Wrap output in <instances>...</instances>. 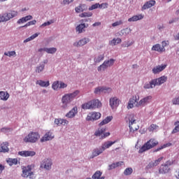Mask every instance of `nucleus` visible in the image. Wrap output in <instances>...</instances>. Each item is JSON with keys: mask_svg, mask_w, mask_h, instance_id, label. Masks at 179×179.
Returning <instances> with one entry per match:
<instances>
[{"mask_svg": "<svg viewBox=\"0 0 179 179\" xmlns=\"http://www.w3.org/2000/svg\"><path fill=\"white\" fill-rule=\"evenodd\" d=\"M80 91L76 90L72 93L65 94L62 97V108H68V105L72 103L79 96Z\"/></svg>", "mask_w": 179, "mask_h": 179, "instance_id": "nucleus-1", "label": "nucleus"}, {"mask_svg": "<svg viewBox=\"0 0 179 179\" xmlns=\"http://www.w3.org/2000/svg\"><path fill=\"white\" fill-rule=\"evenodd\" d=\"M159 145V141L155 138H150L148 141L144 145L140 148L138 150V153H143V152H146L148 150H150V149H153V148H156Z\"/></svg>", "mask_w": 179, "mask_h": 179, "instance_id": "nucleus-2", "label": "nucleus"}, {"mask_svg": "<svg viewBox=\"0 0 179 179\" xmlns=\"http://www.w3.org/2000/svg\"><path fill=\"white\" fill-rule=\"evenodd\" d=\"M101 102L99 99H94L82 105L83 110H90L94 108H100Z\"/></svg>", "mask_w": 179, "mask_h": 179, "instance_id": "nucleus-3", "label": "nucleus"}, {"mask_svg": "<svg viewBox=\"0 0 179 179\" xmlns=\"http://www.w3.org/2000/svg\"><path fill=\"white\" fill-rule=\"evenodd\" d=\"M127 118L129 120L130 132H135V131H138L139 129V126H138V123H136V118L135 117V115H127Z\"/></svg>", "mask_w": 179, "mask_h": 179, "instance_id": "nucleus-4", "label": "nucleus"}, {"mask_svg": "<svg viewBox=\"0 0 179 179\" xmlns=\"http://www.w3.org/2000/svg\"><path fill=\"white\" fill-rule=\"evenodd\" d=\"M38 139H40V134L38 132L31 131L24 137V142L26 143H36Z\"/></svg>", "mask_w": 179, "mask_h": 179, "instance_id": "nucleus-5", "label": "nucleus"}, {"mask_svg": "<svg viewBox=\"0 0 179 179\" xmlns=\"http://www.w3.org/2000/svg\"><path fill=\"white\" fill-rule=\"evenodd\" d=\"M17 13V11L10 10L9 13H5L2 15H0V23L3 22H8V20H10V19L16 17Z\"/></svg>", "mask_w": 179, "mask_h": 179, "instance_id": "nucleus-6", "label": "nucleus"}, {"mask_svg": "<svg viewBox=\"0 0 179 179\" xmlns=\"http://www.w3.org/2000/svg\"><path fill=\"white\" fill-rule=\"evenodd\" d=\"M86 22H89V19H83L80 20V24L76 27V30L79 34L85 31V29L89 27V24H86Z\"/></svg>", "mask_w": 179, "mask_h": 179, "instance_id": "nucleus-7", "label": "nucleus"}, {"mask_svg": "<svg viewBox=\"0 0 179 179\" xmlns=\"http://www.w3.org/2000/svg\"><path fill=\"white\" fill-rule=\"evenodd\" d=\"M22 177L24 178H27V177H29V178H33V176H34V173L31 171V166L28 165L27 166H22Z\"/></svg>", "mask_w": 179, "mask_h": 179, "instance_id": "nucleus-8", "label": "nucleus"}, {"mask_svg": "<svg viewBox=\"0 0 179 179\" xmlns=\"http://www.w3.org/2000/svg\"><path fill=\"white\" fill-rule=\"evenodd\" d=\"M95 136H99L100 139H106L108 136H110V132H106V128H98L94 133Z\"/></svg>", "mask_w": 179, "mask_h": 179, "instance_id": "nucleus-9", "label": "nucleus"}, {"mask_svg": "<svg viewBox=\"0 0 179 179\" xmlns=\"http://www.w3.org/2000/svg\"><path fill=\"white\" fill-rule=\"evenodd\" d=\"M100 118H101V113H100L99 112H92L87 115L86 117V120L94 121V120H100Z\"/></svg>", "mask_w": 179, "mask_h": 179, "instance_id": "nucleus-10", "label": "nucleus"}, {"mask_svg": "<svg viewBox=\"0 0 179 179\" xmlns=\"http://www.w3.org/2000/svg\"><path fill=\"white\" fill-rule=\"evenodd\" d=\"M152 96H148L141 99L138 103L136 104V107H145L152 101Z\"/></svg>", "mask_w": 179, "mask_h": 179, "instance_id": "nucleus-11", "label": "nucleus"}, {"mask_svg": "<svg viewBox=\"0 0 179 179\" xmlns=\"http://www.w3.org/2000/svg\"><path fill=\"white\" fill-rule=\"evenodd\" d=\"M52 166V162L48 158L44 159L41 163V169H45V170H50Z\"/></svg>", "mask_w": 179, "mask_h": 179, "instance_id": "nucleus-12", "label": "nucleus"}, {"mask_svg": "<svg viewBox=\"0 0 179 179\" xmlns=\"http://www.w3.org/2000/svg\"><path fill=\"white\" fill-rule=\"evenodd\" d=\"M94 93L100 94L101 93H111V88L107 87H98L95 88Z\"/></svg>", "mask_w": 179, "mask_h": 179, "instance_id": "nucleus-13", "label": "nucleus"}, {"mask_svg": "<svg viewBox=\"0 0 179 179\" xmlns=\"http://www.w3.org/2000/svg\"><path fill=\"white\" fill-rule=\"evenodd\" d=\"M138 101H139V95L133 96L129 99L127 108H134V105L135 104V106H136L137 103H139V102H138Z\"/></svg>", "mask_w": 179, "mask_h": 179, "instance_id": "nucleus-14", "label": "nucleus"}, {"mask_svg": "<svg viewBox=\"0 0 179 179\" xmlns=\"http://www.w3.org/2000/svg\"><path fill=\"white\" fill-rule=\"evenodd\" d=\"M163 159H164V157H161L158 158L157 160H155V162H150L148 164V166L145 167V169L147 170H150V169H153V167H156V166H159V164H160V162H162V160H163Z\"/></svg>", "mask_w": 179, "mask_h": 179, "instance_id": "nucleus-15", "label": "nucleus"}, {"mask_svg": "<svg viewBox=\"0 0 179 179\" xmlns=\"http://www.w3.org/2000/svg\"><path fill=\"white\" fill-rule=\"evenodd\" d=\"M155 5H156V1L155 0H150L148 1H146L142 6L141 10H146V9H149L152 6H155Z\"/></svg>", "mask_w": 179, "mask_h": 179, "instance_id": "nucleus-16", "label": "nucleus"}, {"mask_svg": "<svg viewBox=\"0 0 179 179\" xmlns=\"http://www.w3.org/2000/svg\"><path fill=\"white\" fill-rule=\"evenodd\" d=\"M155 86H160V85H163L165 82H167V76H163L159 78L154 79Z\"/></svg>", "mask_w": 179, "mask_h": 179, "instance_id": "nucleus-17", "label": "nucleus"}, {"mask_svg": "<svg viewBox=\"0 0 179 179\" xmlns=\"http://www.w3.org/2000/svg\"><path fill=\"white\" fill-rule=\"evenodd\" d=\"M78 114V106H74L69 113L66 114L67 118H75Z\"/></svg>", "mask_w": 179, "mask_h": 179, "instance_id": "nucleus-18", "label": "nucleus"}, {"mask_svg": "<svg viewBox=\"0 0 179 179\" xmlns=\"http://www.w3.org/2000/svg\"><path fill=\"white\" fill-rule=\"evenodd\" d=\"M167 68V64H162L161 66H157L152 69V73L155 75L160 73L162 71H164Z\"/></svg>", "mask_w": 179, "mask_h": 179, "instance_id": "nucleus-19", "label": "nucleus"}, {"mask_svg": "<svg viewBox=\"0 0 179 179\" xmlns=\"http://www.w3.org/2000/svg\"><path fill=\"white\" fill-rule=\"evenodd\" d=\"M18 155L20 156H22V157H33L36 156V152L34 151H20L18 152Z\"/></svg>", "mask_w": 179, "mask_h": 179, "instance_id": "nucleus-20", "label": "nucleus"}, {"mask_svg": "<svg viewBox=\"0 0 179 179\" xmlns=\"http://www.w3.org/2000/svg\"><path fill=\"white\" fill-rule=\"evenodd\" d=\"M110 106L111 108H116V107L120 106V99H118L117 97L110 98Z\"/></svg>", "mask_w": 179, "mask_h": 179, "instance_id": "nucleus-21", "label": "nucleus"}, {"mask_svg": "<svg viewBox=\"0 0 179 179\" xmlns=\"http://www.w3.org/2000/svg\"><path fill=\"white\" fill-rule=\"evenodd\" d=\"M90 41V39L89 38H84L81 40H80L78 42H75L73 43L74 47H82V45H86L87 43H89Z\"/></svg>", "mask_w": 179, "mask_h": 179, "instance_id": "nucleus-22", "label": "nucleus"}, {"mask_svg": "<svg viewBox=\"0 0 179 179\" xmlns=\"http://www.w3.org/2000/svg\"><path fill=\"white\" fill-rule=\"evenodd\" d=\"M9 143L8 142H4L1 144L0 146V153H6V152H9Z\"/></svg>", "mask_w": 179, "mask_h": 179, "instance_id": "nucleus-23", "label": "nucleus"}, {"mask_svg": "<svg viewBox=\"0 0 179 179\" xmlns=\"http://www.w3.org/2000/svg\"><path fill=\"white\" fill-rule=\"evenodd\" d=\"M169 171H170V167L164 164H162L159 169V174H167Z\"/></svg>", "mask_w": 179, "mask_h": 179, "instance_id": "nucleus-24", "label": "nucleus"}, {"mask_svg": "<svg viewBox=\"0 0 179 179\" xmlns=\"http://www.w3.org/2000/svg\"><path fill=\"white\" fill-rule=\"evenodd\" d=\"M53 138L54 136H52V133L51 131H48L43 136L41 141V142H47V141H51V139Z\"/></svg>", "mask_w": 179, "mask_h": 179, "instance_id": "nucleus-25", "label": "nucleus"}, {"mask_svg": "<svg viewBox=\"0 0 179 179\" xmlns=\"http://www.w3.org/2000/svg\"><path fill=\"white\" fill-rule=\"evenodd\" d=\"M55 124H56V125H58L59 127L61 125H68V124H69V121L65 119H55Z\"/></svg>", "mask_w": 179, "mask_h": 179, "instance_id": "nucleus-26", "label": "nucleus"}, {"mask_svg": "<svg viewBox=\"0 0 179 179\" xmlns=\"http://www.w3.org/2000/svg\"><path fill=\"white\" fill-rule=\"evenodd\" d=\"M152 51H157V52H164V51H166V49L162 47L160 44L157 43L152 46Z\"/></svg>", "mask_w": 179, "mask_h": 179, "instance_id": "nucleus-27", "label": "nucleus"}, {"mask_svg": "<svg viewBox=\"0 0 179 179\" xmlns=\"http://www.w3.org/2000/svg\"><path fill=\"white\" fill-rule=\"evenodd\" d=\"M115 142L117 141H106L103 143L101 145L103 150L104 151L106 150V149H108V148H111V146H113V145H114Z\"/></svg>", "mask_w": 179, "mask_h": 179, "instance_id": "nucleus-28", "label": "nucleus"}, {"mask_svg": "<svg viewBox=\"0 0 179 179\" xmlns=\"http://www.w3.org/2000/svg\"><path fill=\"white\" fill-rule=\"evenodd\" d=\"M112 120L113 116H108L99 124V127H103V125H106L108 124V122H111Z\"/></svg>", "mask_w": 179, "mask_h": 179, "instance_id": "nucleus-29", "label": "nucleus"}, {"mask_svg": "<svg viewBox=\"0 0 179 179\" xmlns=\"http://www.w3.org/2000/svg\"><path fill=\"white\" fill-rule=\"evenodd\" d=\"M10 95L8 92L1 91L0 92V99L3 100V101H6L8 99H9Z\"/></svg>", "mask_w": 179, "mask_h": 179, "instance_id": "nucleus-30", "label": "nucleus"}, {"mask_svg": "<svg viewBox=\"0 0 179 179\" xmlns=\"http://www.w3.org/2000/svg\"><path fill=\"white\" fill-rule=\"evenodd\" d=\"M103 152H104V150H103V147L94 149L92 152V157H97V156L101 155Z\"/></svg>", "mask_w": 179, "mask_h": 179, "instance_id": "nucleus-31", "label": "nucleus"}, {"mask_svg": "<svg viewBox=\"0 0 179 179\" xmlns=\"http://www.w3.org/2000/svg\"><path fill=\"white\" fill-rule=\"evenodd\" d=\"M143 15L140 14L138 15H134L133 17L128 19V22H138V20H142Z\"/></svg>", "mask_w": 179, "mask_h": 179, "instance_id": "nucleus-32", "label": "nucleus"}, {"mask_svg": "<svg viewBox=\"0 0 179 179\" xmlns=\"http://www.w3.org/2000/svg\"><path fill=\"white\" fill-rule=\"evenodd\" d=\"M36 85H39L41 87H48L50 86V81H43L41 80H38L36 81Z\"/></svg>", "mask_w": 179, "mask_h": 179, "instance_id": "nucleus-33", "label": "nucleus"}, {"mask_svg": "<svg viewBox=\"0 0 179 179\" xmlns=\"http://www.w3.org/2000/svg\"><path fill=\"white\" fill-rule=\"evenodd\" d=\"M122 42V40L120 38H113L112 41L109 42V44L110 45H117V44H121Z\"/></svg>", "mask_w": 179, "mask_h": 179, "instance_id": "nucleus-34", "label": "nucleus"}, {"mask_svg": "<svg viewBox=\"0 0 179 179\" xmlns=\"http://www.w3.org/2000/svg\"><path fill=\"white\" fill-rule=\"evenodd\" d=\"M84 10H86V5L85 4H80L76 8V12L77 13H80V12H83Z\"/></svg>", "mask_w": 179, "mask_h": 179, "instance_id": "nucleus-35", "label": "nucleus"}, {"mask_svg": "<svg viewBox=\"0 0 179 179\" xmlns=\"http://www.w3.org/2000/svg\"><path fill=\"white\" fill-rule=\"evenodd\" d=\"M122 163L124 162H120L113 163L108 166V170H113V169H117V167H120V166H121Z\"/></svg>", "mask_w": 179, "mask_h": 179, "instance_id": "nucleus-36", "label": "nucleus"}, {"mask_svg": "<svg viewBox=\"0 0 179 179\" xmlns=\"http://www.w3.org/2000/svg\"><path fill=\"white\" fill-rule=\"evenodd\" d=\"M6 162L8 163V164H9V166H13V164L16 165L17 164V159L8 158V159H6Z\"/></svg>", "mask_w": 179, "mask_h": 179, "instance_id": "nucleus-37", "label": "nucleus"}, {"mask_svg": "<svg viewBox=\"0 0 179 179\" xmlns=\"http://www.w3.org/2000/svg\"><path fill=\"white\" fill-rule=\"evenodd\" d=\"M159 129V126L157 124H152L148 127L149 132H156Z\"/></svg>", "mask_w": 179, "mask_h": 179, "instance_id": "nucleus-38", "label": "nucleus"}, {"mask_svg": "<svg viewBox=\"0 0 179 179\" xmlns=\"http://www.w3.org/2000/svg\"><path fill=\"white\" fill-rule=\"evenodd\" d=\"M156 86L155 85V81L152 80L150 82V83H147L144 85V89H153Z\"/></svg>", "mask_w": 179, "mask_h": 179, "instance_id": "nucleus-39", "label": "nucleus"}, {"mask_svg": "<svg viewBox=\"0 0 179 179\" xmlns=\"http://www.w3.org/2000/svg\"><path fill=\"white\" fill-rule=\"evenodd\" d=\"M44 68H45V64H40L39 66H36L35 72L36 73H41V72L44 71Z\"/></svg>", "mask_w": 179, "mask_h": 179, "instance_id": "nucleus-40", "label": "nucleus"}, {"mask_svg": "<svg viewBox=\"0 0 179 179\" xmlns=\"http://www.w3.org/2000/svg\"><path fill=\"white\" fill-rule=\"evenodd\" d=\"M101 172L100 171H97L92 176L93 179H104V177H101ZM101 177V178H100Z\"/></svg>", "mask_w": 179, "mask_h": 179, "instance_id": "nucleus-41", "label": "nucleus"}, {"mask_svg": "<svg viewBox=\"0 0 179 179\" xmlns=\"http://www.w3.org/2000/svg\"><path fill=\"white\" fill-rule=\"evenodd\" d=\"M45 52L48 54H55L57 52V48H45Z\"/></svg>", "mask_w": 179, "mask_h": 179, "instance_id": "nucleus-42", "label": "nucleus"}, {"mask_svg": "<svg viewBox=\"0 0 179 179\" xmlns=\"http://www.w3.org/2000/svg\"><path fill=\"white\" fill-rule=\"evenodd\" d=\"M39 34H37V33L33 34V35L31 36L30 37H29V38H27V39H25V40L24 41V43H29V41H31V40H34V38H36V37H38V35H39Z\"/></svg>", "mask_w": 179, "mask_h": 179, "instance_id": "nucleus-43", "label": "nucleus"}, {"mask_svg": "<svg viewBox=\"0 0 179 179\" xmlns=\"http://www.w3.org/2000/svg\"><path fill=\"white\" fill-rule=\"evenodd\" d=\"M104 59V55H100L98 57H95L94 61L95 64H99V62H101Z\"/></svg>", "mask_w": 179, "mask_h": 179, "instance_id": "nucleus-44", "label": "nucleus"}, {"mask_svg": "<svg viewBox=\"0 0 179 179\" xmlns=\"http://www.w3.org/2000/svg\"><path fill=\"white\" fill-rule=\"evenodd\" d=\"M106 62H103V63L101 65L98 66L97 70L99 72H101V71H106V69H107V68H108V66L106 65Z\"/></svg>", "mask_w": 179, "mask_h": 179, "instance_id": "nucleus-45", "label": "nucleus"}, {"mask_svg": "<svg viewBox=\"0 0 179 179\" xmlns=\"http://www.w3.org/2000/svg\"><path fill=\"white\" fill-rule=\"evenodd\" d=\"M92 16H93V13L90 12H85L79 15L80 17H92Z\"/></svg>", "mask_w": 179, "mask_h": 179, "instance_id": "nucleus-46", "label": "nucleus"}, {"mask_svg": "<svg viewBox=\"0 0 179 179\" xmlns=\"http://www.w3.org/2000/svg\"><path fill=\"white\" fill-rule=\"evenodd\" d=\"M170 146H171V143H170L164 144L163 145H162L161 147L158 148L157 149H155L154 150V152H159V151L162 150V149H164V148H169Z\"/></svg>", "mask_w": 179, "mask_h": 179, "instance_id": "nucleus-47", "label": "nucleus"}, {"mask_svg": "<svg viewBox=\"0 0 179 179\" xmlns=\"http://www.w3.org/2000/svg\"><path fill=\"white\" fill-rule=\"evenodd\" d=\"M174 125L176 126L175 128L172 131V134H177V132H179V121H177L174 123Z\"/></svg>", "mask_w": 179, "mask_h": 179, "instance_id": "nucleus-48", "label": "nucleus"}, {"mask_svg": "<svg viewBox=\"0 0 179 179\" xmlns=\"http://www.w3.org/2000/svg\"><path fill=\"white\" fill-rule=\"evenodd\" d=\"M103 62H106V65L108 67L113 66L114 65V62H115V60L114 59H110L107 61H104Z\"/></svg>", "mask_w": 179, "mask_h": 179, "instance_id": "nucleus-49", "label": "nucleus"}, {"mask_svg": "<svg viewBox=\"0 0 179 179\" xmlns=\"http://www.w3.org/2000/svg\"><path fill=\"white\" fill-rule=\"evenodd\" d=\"M132 173H134L132 168H127L124 171V176H131Z\"/></svg>", "mask_w": 179, "mask_h": 179, "instance_id": "nucleus-50", "label": "nucleus"}, {"mask_svg": "<svg viewBox=\"0 0 179 179\" xmlns=\"http://www.w3.org/2000/svg\"><path fill=\"white\" fill-rule=\"evenodd\" d=\"M132 29L131 28H125L122 30V34H125V36H128V34H131Z\"/></svg>", "mask_w": 179, "mask_h": 179, "instance_id": "nucleus-51", "label": "nucleus"}, {"mask_svg": "<svg viewBox=\"0 0 179 179\" xmlns=\"http://www.w3.org/2000/svg\"><path fill=\"white\" fill-rule=\"evenodd\" d=\"M59 87V81H55L52 85V88L53 89V90H58Z\"/></svg>", "mask_w": 179, "mask_h": 179, "instance_id": "nucleus-52", "label": "nucleus"}, {"mask_svg": "<svg viewBox=\"0 0 179 179\" xmlns=\"http://www.w3.org/2000/svg\"><path fill=\"white\" fill-rule=\"evenodd\" d=\"M36 23H37V21L36 20H34L27 22L25 25L22 26V27H29V26H33L36 24Z\"/></svg>", "mask_w": 179, "mask_h": 179, "instance_id": "nucleus-53", "label": "nucleus"}, {"mask_svg": "<svg viewBox=\"0 0 179 179\" xmlns=\"http://www.w3.org/2000/svg\"><path fill=\"white\" fill-rule=\"evenodd\" d=\"M4 55H6V57H13L16 55V52L15 51L5 52Z\"/></svg>", "mask_w": 179, "mask_h": 179, "instance_id": "nucleus-54", "label": "nucleus"}, {"mask_svg": "<svg viewBox=\"0 0 179 179\" xmlns=\"http://www.w3.org/2000/svg\"><path fill=\"white\" fill-rule=\"evenodd\" d=\"M123 23L122 20L116 21L112 24V27H117V26H121Z\"/></svg>", "mask_w": 179, "mask_h": 179, "instance_id": "nucleus-55", "label": "nucleus"}, {"mask_svg": "<svg viewBox=\"0 0 179 179\" xmlns=\"http://www.w3.org/2000/svg\"><path fill=\"white\" fill-rule=\"evenodd\" d=\"M108 6V3H102L101 4L99 5V8H100L101 9H106L107 8Z\"/></svg>", "mask_w": 179, "mask_h": 179, "instance_id": "nucleus-56", "label": "nucleus"}, {"mask_svg": "<svg viewBox=\"0 0 179 179\" xmlns=\"http://www.w3.org/2000/svg\"><path fill=\"white\" fill-rule=\"evenodd\" d=\"M59 89H65V87H68V85H66L65 83L61 81L59 83Z\"/></svg>", "mask_w": 179, "mask_h": 179, "instance_id": "nucleus-57", "label": "nucleus"}, {"mask_svg": "<svg viewBox=\"0 0 179 179\" xmlns=\"http://www.w3.org/2000/svg\"><path fill=\"white\" fill-rule=\"evenodd\" d=\"M134 44V41L131 42H127V44H122V47H123L124 48H128V47H131V45H132Z\"/></svg>", "mask_w": 179, "mask_h": 179, "instance_id": "nucleus-58", "label": "nucleus"}, {"mask_svg": "<svg viewBox=\"0 0 179 179\" xmlns=\"http://www.w3.org/2000/svg\"><path fill=\"white\" fill-rule=\"evenodd\" d=\"M99 3H96L95 4H93L91 7L89 8V10H93L94 9H97L99 8Z\"/></svg>", "mask_w": 179, "mask_h": 179, "instance_id": "nucleus-59", "label": "nucleus"}, {"mask_svg": "<svg viewBox=\"0 0 179 179\" xmlns=\"http://www.w3.org/2000/svg\"><path fill=\"white\" fill-rule=\"evenodd\" d=\"M52 23H54V22H52V20L48 21V22H44L43 24H42L41 25V27H45V26H50V24H52Z\"/></svg>", "mask_w": 179, "mask_h": 179, "instance_id": "nucleus-60", "label": "nucleus"}, {"mask_svg": "<svg viewBox=\"0 0 179 179\" xmlns=\"http://www.w3.org/2000/svg\"><path fill=\"white\" fill-rule=\"evenodd\" d=\"M26 22H27L26 20V18L24 17H23L21 19L18 20L17 23V24H20L21 23H26Z\"/></svg>", "mask_w": 179, "mask_h": 179, "instance_id": "nucleus-61", "label": "nucleus"}, {"mask_svg": "<svg viewBox=\"0 0 179 179\" xmlns=\"http://www.w3.org/2000/svg\"><path fill=\"white\" fill-rule=\"evenodd\" d=\"M172 102H173V104H174L175 106L178 105L179 104V97L173 99Z\"/></svg>", "mask_w": 179, "mask_h": 179, "instance_id": "nucleus-62", "label": "nucleus"}, {"mask_svg": "<svg viewBox=\"0 0 179 179\" xmlns=\"http://www.w3.org/2000/svg\"><path fill=\"white\" fill-rule=\"evenodd\" d=\"M73 2V0H64L63 3L64 5H69V3H72Z\"/></svg>", "mask_w": 179, "mask_h": 179, "instance_id": "nucleus-63", "label": "nucleus"}, {"mask_svg": "<svg viewBox=\"0 0 179 179\" xmlns=\"http://www.w3.org/2000/svg\"><path fill=\"white\" fill-rule=\"evenodd\" d=\"M162 47L164 48V47H167V45H169V41H162Z\"/></svg>", "mask_w": 179, "mask_h": 179, "instance_id": "nucleus-64", "label": "nucleus"}]
</instances>
